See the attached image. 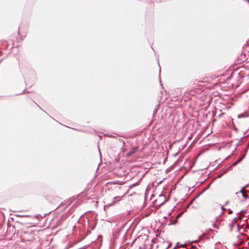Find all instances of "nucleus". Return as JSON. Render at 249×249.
Wrapping results in <instances>:
<instances>
[{
    "mask_svg": "<svg viewBox=\"0 0 249 249\" xmlns=\"http://www.w3.org/2000/svg\"><path fill=\"white\" fill-rule=\"evenodd\" d=\"M238 163L236 161H235L234 162H233V163H232V164L231 165H232V166H235V165H236Z\"/></svg>",
    "mask_w": 249,
    "mask_h": 249,
    "instance_id": "7",
    "label": "nucleus"
},
{
    "mask_svg": "<svg viewBox=\"0 0 249 249\" xmlns=\"http://www.w3.org/2000/svg\"><path fill=\"white\" fill-rule=\"evenodd\" d=\"M240 192L242 193V196L245 198H247L248 197V195L243 192V188L240 190Z\"/></svg>",
    "mask_w": 249,
    "mask_h": 249,
    "instance_id": "3",
    "label": "nucleus"
},
{
    "mask_svg": "<svg viewBox=\"0 0 249 249\" xmlns=\"http://www.w3.org/2000/svg\"><path fill=\"white\" fill-rule=\"evenodd\" d=\"M200 238V237L199 236V237H198V239L197 240H195V241H192V242H197L199 240V239Z\"/></svg>",
    "mask_w": 249,
    "mask_h": 249,
    "instance_id": "11",
    "label": "nucleus"
},
{
    "mask_svg": "<svg viewBox=\"0 0 249 249\" xmlns=\"http://www.w3.org/2000/svg\"><path fill=\"white\" fill-rule=\"evenodd\" d=\"M186 246V244L180 245V246L181 247H184Z\"/></svg>",
    "mask_w": 249,
    "mask_h": 249,
    "instance_id": "12",
    "label": "nucleus"
},
{
    "mask_svg": "<svg viewBox=\"0 0 249 249\" xmlns=\"http://www.w3.org/2000/svg\"><path fill=\"white\" fill-rule=\"evenodd\" d=\"M248 244H249V242L248 243Z\"/></svg>",
    "mask_w": 249,
    "mask_h": 249,
    "instance_id": "19",
    "label": "nucleus"
},
{
    "mask_svg": "<svg viewBox=\"0 0 249 249\" xmlns=\"http://www.w3.org/2000/svg\"><path fill=\"white\" fill-rule=\"evenodd\" d=\"M18 216H20V217H24V216L28 217L29 216V215H22V214L18 215Z\"/></svg>",
    "mask_w": 249,
    "mask_h": 249,
    "instance_id": "8",
    "label": "nucleus"
},
{
    "mask_svg": "<svg viewBox=\"0 0 249 249\" xmlns=\"http://www.w3.org/2000/svg\"><path fill=\"white\" fill-rule=\"evenodd\" d=\"M236 218V217H234L233 220H235Z\"/></svg>",
    "mask_w": 249,
    "mask_h": 249,
    "instance_id": "18",
    "label": "nucleus"
},
{
    "mask_svg": "<svg viewBox=\"0 0 249 249\" xmlns=\"http://www.w3.org/2000/svg\"><path fill=\"white\" fill-rule=\"evenodd\" d=\"M219 111H220V112H222V110H221V109H220V110H219Z\"/></svg>",
    "mask_w": 249,
    "mask_h": 249,
    "instance_id": "17",
    "label": "nucleus"
},
{
    "mask_svg": "<svg viewBox=\"0 0 249 249\" xmlns=\"http://www.w3.org/2000/svg\"><path fill=\"white\" fill-rule=\"evenodd\" d=\"M223 114L224 113H221L219 115H218L219 118H220Z\"/></svg>",
    "mask_w": 249,
    "mask_h": 249,
    "instance_id": "10",
    "label": "nucleus"
},
{
    "mask_svg": "<svg viewBox=\"0 0 249 249\" xmlns=\"http://www.w3.org/2000/svg\"><path fill=\"white\" fill-rule=\"evenodd\" d=\"M228 203H229V202H228V201H227V202L225 203V205H227V204H228Z\"/></svg>",
    "mask_w": 249,
    "mask_h": 249,
    "instance_id": "15",
    "label": "nucleus"
},
{
    "mask_svg": "<svg viewBox=\"0 0 249 249\" xmlns=\"http://www.w3.org/2000/svg\"><path fill=\"white\" fill-rule=\"evenodd\" d=\"M181 215V213L179 214L176 217V219L174 220V222L173 223H170L169 224V225H170L171 224H175L177 222V219L179 217V216H180V215Z\"/></svg>",
    "mask_w": 249,
    "mask_h": 249,
    "instance_id": "4",
    "label": "nucleus"
},
{
    "mask_svg": "<svg viewBox=\"0 0 249 249\" xmlns=\"http://www.w3.org/2000/svg\"><path fill=\"white\" fill-rule=\"evenodd\" d=\"M249 116V110H246L243 113L238 114L237 118L238 119L247 118Z\"/></svg>",
    "mask_w": 249,
    "mask_h": 249,
    "instance_id": "1",
    "label": "nucleus"
},
{
    "mask_svg": "<svg viewBox=\"0 0 249 249\" xmlns=\"http://www.w3.org/2000/svg\"><path fill=\"white\" fill-rule=\"evenodd\" d=\"M177 247V246H176L174 248V249H176Z\"/></svg>",
    "mask_w": 249,
    "mask_h": 249,
    "instance_id": "16",
    "label": "nucleus"
},
{
    "mask_svg": "<svg viewBox=\"0 0 249 249\" xmlns=\"http://www.w3.org/2000/svg\"><path fill=\"white\" fill-rule=\"evenodd\" d=\"M240 142V141H239L238 143H237L236 144V148H237V147H238V145H239V143Z\"/></svg>",
    "mask_w": 249,
    "mask_h": 249,
    "instance_id": "14",
    "label": "nucleus"
},
{
    "mask_svg": "<svg viewBox=\"0 0 249 249\" xmlns=\"http://www.w3.org/2000/svg\"><path fill=\"white\" fill-rule=\"evenodd\" d=\"M221 209H222V210H223V211L226 210V209H225V208H224V206H222L221 207Z\"/></svg>",
    "mask_w": 249,
    "mask_h": 249,
    "instance_id": "13",
    "label": "nucleus"
},
{
    "mask_svg": "<svg viewBox=\"0 0 249 249\" xmlns=\"http://www.w3.org/2000/svg\"><path fill=\"white\" fill-rule=\"evenodd\" d=\"M138 149V147H135L133 148L131 150H130L129 152H128L126 154V157H129L131 155H132Z\"/></svg>",
    "mask_w": 249,
    "mask_h": 249,
    "instance_id": "2",
    "label": "nucleus"
},
{
    "mask_svg": "<svg viewBox=\"0 0 249 249\" xmlns=\"http://www.w3.org/2000/svg\"><path fill=\"white\" fill-rule=\"evenodd\" d=\"M228 210H229V212H228V213H229V214H231V213H232V210H231V209H228Z\"/></svg>",
    "mask_w": 249,
    "mask_h": 249,
    "instance_id": "9",
    "label": "nucleus"
},
{
    "mask_svg": "<svg viewBox=\"0 0 249 249\" xmlns=\"http://www.w3.org/2000/svg\"><path fill=\"white\" fill-rule=\"evenodd\" d=\"M243 159V158H239L236 161L238 162V163H239Z\"/></svg>",
    "mask_w": 249,
    "mask_h": 249,
    "instance_id": "5",
    "label": "nucleus"
},
{
    "mask_svg": "<svg viewBox=\"0 0 249 249\" xmlns=\"http://www.w3.org/2000/svg\"><path fill=\"white\" fill-rule=\"evenodd\" d=\"M245 211H246V210H241V211H239V212H237V214H240V213H242L245 212Z\"/></svg>",
    "mask_w": 249,
    "mask_h": 249,
    "instance_id": "6",
    "label": "nucleus"
}]
</instances>
